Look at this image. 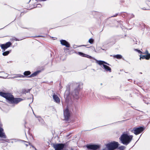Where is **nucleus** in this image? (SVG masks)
<instances>
[{
    "label": "nucleus",
    "mask_w": 150,
    "mask_h": 150,
    "mask_svg": "<svg viewBox=\"0 0 150 150\" xmlns=\"http://www.w3.org/2000/svg\"><path fill=\"white\" fill-rule=\"evenodd\" d=\"M0 96L6 98L8 101L11 103H17L22 100V99L21 98H14L13 96L9 93H4L0 92Z\"/></svg>",
    "instance_id": "1"
},
{
    "label": "nucleus",
    "mask_w": 150,
    "mask_h": 150,
    "mask_svg": "<svg viewBox=\"0 0 150 150\" xmlns=\"http://www.w3.org/2000/svg\"><path fill=\"white\" fill-rule=\"evenodd\" d=\"M132 137V136L125 133L123 134L120 139L122 143L125 145H127L131 142Z\"/></svg>",
    "instance_id": "2"
},
{
    "label": "nucleus",
    "mask_w": 150,
    "mask_h": 150,
    "mask_svg": "<svg viewBox=\"0 0 150 150\" xmlns=\"http://www.w3.org/2000/svg\"><path fill=\"white\" fill-rule=\"evenodd\" d=\"M94 60H95L96 61V63L100 65H103V68L105 69V71H109V72H111V69L109 66L105 65V64H108L106 62L101 61L95 59H94Z\"/></svg>",
    "instance_id": "3"
},
{
    "label": "nucleus",
    "mask_w": 150,
    "mask_h": 150,
    "mask_svg": "<svg viewBox=\"0 0 150 150\" xmlns=\"http://www.w3.org/2000/svg\"><path fill=\"white\" fill-rule=\"evenodd\" d=\"M76 86L77 87L76 88L72 93V95L74 98L76 99L79 98V92L81 89L80 84L79 83L76 84Z\"/></svg>",
    "instance_id": "4"
},
{
    "label": "nucleus",
    "mask_w": 150,
    "mask_h": 150,
    "mask_svg": "<svg viewBox=\"0 0 150 150\" xmlns=\"http://www.w3.org/2000/svg\"><path fill=\"white\" fill-rule=\"evenodd\" d=\"M118 143L117 142H114L106 144V146L109 150H113L118 146Z\"/></svg>",
    "instance_id": "5"
},
{
    "label": "nucleus",
    "mask_w": 150,
    "mask_h": 150,
    "mask_svg": "<svg viewBox=\"0 0 150 150\" xmlns=\"http://www.w3.org/2000/svg\"><path fill=\"white\" fill-rule=\"evenodd\" d=\"M144 129L142 127H136L133 128L132 131L136 135H137L142 132Z\"/></svg>",
    "instance_id": "6"
},
{
    "label": "nucleus",
    "mask_w": 150,
    "mask_h": 150,
    "mask_svg": "<svg viewBox=\"0 0 150 150\" xmlns=\"http://www.w3.org/2000/svg\"><path fill=\"white\" fill-rule=\"evenodd\" d=\"M64 119L67 120L68 119L70 115V113L67 108L64 110Z\"/></svg>",
    "instance_id": "7"
},
{
    "label": "nucleus",
    "mask_w": 150,
    "mask_h": 150,
    "mask_svg": "<svg viewBox=\"0 0 150 150\" xmlns=\"http://www.w3.org/2000/svg\"><path fill=\"white\" fill-rule=\"evenodd\" d=\"M64 146V145L62 144H57L53 145V147L55 150H61Z\"/></svg>",
    "instance_id": "8"
},
{
    "label": "nucleus",
    "mask_w": 150,
    "mask_h": 150,
    "mask_svg": "<svg viewBox=\"0 0 150 150\" xmlns=\"http://www.w3.org/2000/svg\"><path fill=\"white\" fill-rule=\"evenodd\" d=\"M86 147L92 150H96L99 148V146L95 144H89L86 145Z\"/></svg>",
    "instance_id": "9"
},
{
    "label": "nucleus",
    "mask_w": 150,
    "mask_h": 150,
    "mask_svg": "<svg viewBox=\"0 0 150 150\" xmlns=\"http://www.w3.org/2000/svg\"><path fill=\"white\" fill-rule=\"evenodd\" d=\"M2 126V125L0 123V137L3 138H6V137L5 133L4 132V129L1 127Z\"/></svg>",
    "instance_id": "10"
},
{
    "label": "nucleus",
    "mask_w": 150,
    "mask_h": 150,
    "mask_svg": "<svg viewBox=\"0 0 150 150\" xmlns=\"http://www.w3.org/2000/svg\"><path fill=\"white\" fill-rule=\"evenodd\" d=\"M11 44V43L10 42H7L5 44H2L1 45V48L4 50V51H5L6 49L10 46Z\"/></svg>",
    "instance_id": "11"
},
{
    "label": "nucleus",
    "mask_w": 150,
    "mask_h": 150,
    "mask_svg": "<svg viewBox=\"0 0 150 150\" xmlns=\"http://www.w3.org/2000/svg\"><path fill=\"white\" fill-rule=\"evenodd\" d=\"M53 98L55 102L59 103L60 102V99L58 96L55 94L53 96Z\"/></svg>",
    "instance_id": "12"
},
{
    "label": "nucleus",
    "mask_w": 150,
    "mask_h": 150,
    "mask_svg": "<svg viewBox=\"0 0 150 150\" xmlns=\"http://www.w3.org/2000/svg\"><path fill=\"white\" fill-rule=\"evenodd\" d=\"M61 44L63 45L66 46L67 47H69L70 46L69 44L66 41L64 40H62L60 41Z\"/></svg>",
    "instance_id": "13"
},
{
    "label": "nucleus",
    "mask_w": 150,
    "mask_h": 150,
    "mask_svg": "<svg viewBox=\"0 0 150 150\" xmlns=\"http://www.w3.org/2000/svg\"><path fill=\"white\" fill-rule=\"evenodd\" d=\"M150 58V54H148L146 55H140V59H141L142 58V59H149Z\"/></svg>",
    "instance_id": "14"
},
{
    "label": "nucleus",
    "mask_w": 150,
    "mask_h": 150,
    "mask_svg": "<svg viewBox=\"0 0 150 150\" xmlns=\"http://www.w3.org/2000/svg\"><path fill=\"white\" fill-rule=\"evenodd\" d=\"M78 53L79 55H80L83 57H86L89 58H92L93 59H95L94 58L91 57V56L85 54L81 52H79Z\"/></svg>",
    "instance_id": "15"
},
{
    "label": "nucleus",
    "mask_w": 150,
    "mask_h": 150,
    "mask_svg": "<svg viewBox=\"0 0 150 150\" xmlns=\"http://www.w3.org/2000/svg\"><path fill=\"white\" fill-rule=\"evenodd\" d=\"M39 73V71H36L33 73L31 75H30L29 76H28V77H34L37 76L38 74Z\"/></svg>",
    "instance_id": "16"
},
{
    "label": "nucleus",
    "mask_w": 150,
    "mask_h": 150,
    "mask_svg": "<svg viewBox=\"0 0 150 150\" xmlns=\"http://www.w3.org/2000/svg\"><path fill=\"white\" fill-rule=\"evenodd\" d=\"M24 77V75L20 74H17L15 75V76L13 77V78H23Z\"/></svg>",
    "instance_id": "17"
},
{
    "label": "nucleus",
    "mask_w": 150,
    "mask_h": 150,
    "mask_svg": "<svg viewBox=\"0 0 150 150\" xmlns=\"http://www.w3.org/2000/svg\"><path fill=\"white\" fill-rule=\"evenodd\" d=\"M31 72L29 71H25L23 73L24 76H27L28 75H30Z\"/></svg>",
    "instance_id": "18"
},
{
    "label": "nucleus",
    "mask_w": 150,
    "mask_h": 150,
    "mask_svg": "<svg viewBox=\"0 0 150 150\" xmlns=\"http://www.w3.org/2000/svg\"><path fill=\"white\" fill-rule=\"evenodd\" d=\"M10 53L9 51H7L3 52L2 54L4 56H6L8 55Z\"/></svg>",
    "instance_id": "19"
},
{
    "label": "nucleus",
    "mask_w": 150,
    "mask_h": 150,
    "mask_svg": "<svg viewBox=\"0 0 150 150\" xmlns=\"http://www.w3.org/2000/svg\"><path fill=\"white\" fill-rule=\"evenodd\" d=\"M114 57L117 59H120L122 58V56L120 54H117L114 56Z\"/></svg>",
    "instance_id": "20"
},
{
    "label": "nucleus",
    "mask_w": 150,
    "mask_h": 150,
    "mask_svg": "<svg viewBox=\"0 0 150 150\" xmlns=\"http://www.w3.org/2000/svg\"><path fill=\"white\" fill-rule=\"evenodd\" d=\"M125 147L124 146H121L118 147V149L120 150H124L125 148Z\"/></svg>",
    "instance_id": "21"
},
{
    "label": "nucleus",
    "mask_w": 150,
    "mask_h": 150,
    "mask_svg": "<svg viewBox=\"0 0 150 150\" xmlns=\"http://www.w3.org/2000/svg\"><path fill=\"white\" fill-rule=\"evenodd\" d=\"M88 42L92 44L93 42V40L92 38H91L89 39Z\"/></svg>",
    "instance_id": "22"
},
{
    "label": "nucleus",
    "mask_w": 150,
    "mask_h": 150,
    "mask_svg": "<svg viewBox=\"0 0 150 150\" xmlns=\"http://www.w3.org/2000/svg\"><path fill=\"white\" fill-rule=\"evenodd\" d=\"M10 140L9 139H6V140H2L1 139H0V142H1L2 141H4L6 142H10Z\"/></svg>",
    "instance_id": "23"
},
{
    "label": "nucleus",
    "mask_w": 150,
    "mask_h": 150,
    "mask_svg": "<svg viewBox=\"0 0 150 150\" xmlns=\"http://www.w3.org/2000/svg\"><path fill=\"white\" fill-rule=\"evenodd\" d=\"M22 141L23 142H26V141ZM27 143H28L27 144H25L26 146H28V145H30V143L27 142Z\"/></svg>",
    "instance_id": "24"
},
{
    "label": "nucleus",
    "mask_w": 150,
    "mask_h": 150,
    "mask_svg": "<svg viewBox=\"0 0 150 150\" xmlns=\"http://www.w3.org/2000/svg\"><path fill=\"white\" fill-rule=\"evenodd\" d=\"M41 6V5L40 4H37V7H40Z\"/></svg>",
    "instance_id": "25"
},
{
    "label": "nucleus",
    "mask_w": 150,
    "mask_h": 150,
    "mask_svg": "<svg viewBox=\"0 0 150 150\" xmlns=\"http://www.w3.org/2000/svg\"><path fill=\"white\" fill-rule=\"evenodd\" d=\"M35 116L36 117L38 118L39 119V121H40V120H42V119H41V118H40V117L39 116H38H38H37V117H36V116H35Z\"/></svg>",
    "instance_id": "26"
},
{
    "label": "nucleus",
    "mask_w": 150,
    "mask_h": 150,
    "mask_svg": "<svg viewBox=\"0 0 150 150\" xmlns=\"http://www.w3.org/2000/svg\"><path fill=\"white\" fill-rule=\"evenodd\" d=\"M30 91V89H28L27 90H26V93H28V92H29Z\"/></svg>",
    "instance_id": "27"
},
{
    "label": "nucleus",
    "mask_w": 150,
    "mask_h": 150,
    "mask_svg": "<svg viewBox=\"0 0 150 150\" xmlns=\"http://www.w3.org/2000/svg\"><path fill=\"white\" fill-rule=\"evenodd\" d=\"M137 52H139V53H142V52L140 50H137Z\"/></svg>",
    "instance_id": "28"
},
{
    "label": "nucleus",
    "mask_w": 150,
    "mask_h": 150,
    "mask_svg": "<svg viewBox=\"0 0 150 150\" xmlns=\"http://www.w3.org/2000/svg\"><path fill=\"white\" fill-rule=\"evenodd\" d=\"M145 54H149V53H148V51L147 50H146L145 52Z\"/></svg>",
    "instance_id": "29"
},
{
    "label": "nucleus",
    "mask_w": 150,
    "mask_h": 150,
    "mask_svg": "<svg viewBox=\"0 0 150 150\" xmlns=\"http://www.w3.org/2000/svg\"><path fill=\"white\" fill-rule=\"evenodd\" d=\"M134 50L136 51H137V50H138L137 49H134Z\"/></svg>",
    "instance_id": "30"
},
{
    "label": "nucleus",
    "mask_w": 150,
    "mask_h": 150,
    "mask_svg": "<svg viewBox=\"0 0 150 150\" xmlns=\"http://www.w3.org/2000/svg\"><path fill=\"white\" fill-rule=\"evenodd\" d=\"M35 150H37L36 148H35Z\"/></svg>",
    "instance_id": "31"
},
{
    "label": "nucleus",
    "mask_w": 150,
    "mask_h": 150,
    "mask_svg": "<svg viewBox=\"0 0 150 150\" xmlns=\"http://www.w3.org/2000/svg\"><path fill=\"white\" fill-rule=\"evenodd\" d=\"M32 147H34V146H32Z\"/></svg>",
    "instance_id": "32"
},
{
    "label": "nucleus",
    "mask_w": 150,
    "mask_h": 150,
    "mask_svg": "<svg viewBox=\"0 0 150 150\" xmlns=\"http://www.w3.org/2000/svg\"><path fill=\"white\" fill-rule=\"evenodd\" d=\"M103 150H105V149H103Z\"/></svg>",
    "instance_id": "33"
}]
</instances>
